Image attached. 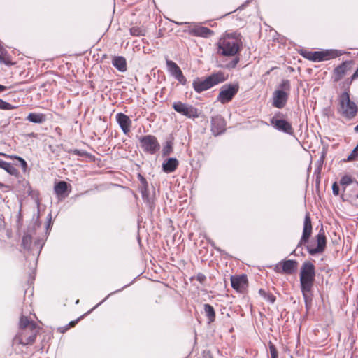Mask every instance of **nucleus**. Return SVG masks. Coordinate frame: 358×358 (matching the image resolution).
<instances>
[{
	"mask_svg": "<svg viewBox=\"0 0 358 358\" xmlns=\"http://www.w3.org/2000/svg\"><path fill=\"white\" fill-rule=\"evenodd\" d=\"M312 234V224L310 215L307 213L304 218L303 222V229L302 236L297 245L296 248L291 253L292 255L295 254L296 250L298 248L302 246L303 245H306V248L308 252L310 255H315L317 254H320L324 252L326 248L327 245V238L324 234V232L322 229H320L317 235L315 236L317 245L315 247L313 243H308L309 238L310 237Z\"/></svg>",
	"mask_w": 358,
	"mask_h": 358,
	"instance_id": "f257e3e1",
	"label": "nucleus"
},
{
	"mask_svg": "<svg viewBox=\"0 0 358 358\" xmlns=\"http://www.w3.org/2000/svg\"><path fill=\"white\" fill-rule=\"evenodd\" d=\"M39 332V327L27 317L21 316L19 322V330L13 341V345H22L26 346L34 343L36 337Z\"/></svg>",
	"mask_w": 358,
	"mask_h": 358,
	"instance_id": "f03ea898",
	"label": "nucleus"
},
{
	"mask_svg": "<svg viewBox=\"0 0 358 358\" xmlns=\"http://www.w3.org/2000/svg\"><path fill=\"white\" fill-rule=\"evenodd\" d=\"M315 277V268L310 262H305L300 271V285L303 298L307 301L308 294H310Z\"/></svg>",
	"mask_w": 358,
	"mask_h": 358,
	"instance_id": "7ed1b4c3",
	"label": "nucleus"
},
{
	"mask_svg": "<svg viewBox=\"0 0 358 358\" xmlns=\"http://www.w3.org/2000/svg\"><path fill=\"white\" fill-rule=\"evenodd\" d=\"M236 33L227 34L217 43L218 52L224 56H234L240 50L241 40Z\"/></svg>",
	"mask_w": 358,
	"mask_h": 358,
	"instance_id": "20e7f679",
	"label": "nucleus"
},
{
	"mask_svg": "<svg viewBox=\"0 0 358 358\" xmlns=\"http://www.w3.org/2000/svg\"><path fill=\"white\" fill-rule=\"evenodd\" d=\"M226 80L224 73H213L205 79L197 78L193 80L192 87L196 92L201 93Z\"/></svg>",
	"mask_w": 358,
	"mask_h": 358,
	"instance_id": "39448f33",
	"label": "nucleus"
},
{
	"mask_svg": "<svg viewBox=\"0 0 358 358\" xmlns=\"http://www.w3.org/2000/svg\"><path fill=\"white\" fill-rule=\"evenodd\" d=\"M340 113L347 119H352L357 113V107L350 99L349 92H343L339 99Z\"/></svg>",
	"mask_w": 358,
	"mask_h": 358,
	"instance_id": "423d86ee",
	"label": "nucleus"
},
{
	"mask_svg": "<svg viewBox=\"0 0 358 358\" xmlns=\"http://www.w3.org/2000/svg\"><path fill=\"white\" fill-rule=\"evenodd\" d=\"M279 88L273 93V106L277 108H282L287 103L291 90L289 80H283L280 84Z\"/></svg>",
	"mask_w": 358,
	"mask_h": 358,
	"instance_id": "0eeeda50",
	"label": "nucleus"
},
{
	"mask_svg": "<svg viewBox=\"0 0 358 358\" xmlns=\"http://www.w3.org/2000/svg\"><path fill=\"white\" fill-rule=\"evenodd\" d=\"M238 89L239 86L237 83L224 85L220 89L217 96V101L221 102L222 104L229 102L238 93Z\"/></svg>",
	"mask_w": 358,
	"mask_h": 358,
	"instance_id": "6e6552de",
	"label": "nucleus"
},
{
	"mask_svg": "<svg viewBox=\"0 0 358 358\" xmlns=\"http://www.w3.org/2000/svg\"><path fill=\"white\" fill-rule=\"evenodd\" d=\"M140 145L144 152L153 155L160 148V145L155 136L146 135L139 138Z\"/></svg>",
	"mask_w": 358,
	"mask_h": 358,
	"instance_id": "1a4fd4ad",
	"label": "nucleus"
},
{
	"mask_svg": "<svg viewBox=\"0 0 358 358\" xmlns=\"http://www.w3.org/2000/svg\"><path fill=\"white\" fill-rule=\"evenodd\" d=\"M282 113L278 112L270 120L271 124L278 131L284 132L285 134L293 135V128L292 124L284 119L280 117Z\"/></svg>",
	"mask_w": 358,
	"mask_h": 358,
	"instance_id": "9d476101",
	"label": "nucleus"
},
{
	"mask_svg": "<svg viewBox=\"0 0 358 358\" xmlns=\"http://www.w3.org/2000/svg\"><path fill=\"white\" fill-rule=\"evenodd\" d=\"M176 24H189V33L194 36L208 38L213 35V31L208 27L200 26L197 24H192L190 22H174Z\"/></svg>",
	"mask_w": 358,
	"mask_h": 358,
	"instance_id": "9b49d317",
	"label": "nucleus"
},
{
	"mask_svg": "<svg viewBox=\"0 0 358 358\" xmlns=\"http://www.w3.org/2000/svg\"><path fill=\"white\" fill-rule=\"evenodd\" d=\"M173 109L178 113L188 118H195L199 116L197 109L192 105L176 101L173 103Z\"/></svg>",
	"mask_w": 358,
	"mask_h": 358,
	"instance_id": "f8f14e48",
	"label": "nucleus"
},
{
	"mask_svg": "<svg viewBox=\"0 0 358 358\" xmlns=\"http://www.w3.org/2000/svg\"><path fill=\"white\" fill-rule=\"evenodd\" d=\"M166 63L170 75L176 78L181 85H185L187 83V79L177 64L169 59H166Z\"/></svg>",
	"mask_w": 358,
	"mask_h": 358,
	"instance_id": "ddd939ff",
	"label": "nucleus"
},
{
	"mask_svg": "<svg viewBox=\"0 0 358 358\" xmlns=\"http://www.w3.org/2000/svg\"><path fill=\"white\" fill-rule=\"evenodd\" d=\"M298 263L296 260L287 259L280 262L275 266V271L278 273H282L291 275L295 272L297 268Z\"/></svg>",
	"mask_w": 358,
	"mask_h": 358,
	"instance_id": "4468645a",
	"label": "nucleus"
},
{
	"mask_svg": "<svg viewBox=\"0 0 358 358\" xmlns=\"http://www.w3.org/2000/svg\"><path fill=\"white\" fill-rule=\"evenodd\" d=\"M352 61H345L336 66L333 71L332 79L337 83L341 80L345 73L351 69Z\"/></svg>",
	"mask_w": 358,
	"mask_h": 358,
	"instance_id": "2eb2a0df",
	"label": "nucleus"
},
{
	"mask_svg": "<svg viewBox=\"0 0 358 358\" xmlns=\"http://www.w3.org/2000/svg\"><path fill=\"white\" fill-rule=\"evenodd\" d=\"M226 129V122L220 115L215 116L211 120V131L215 136L222 134Z\"/></svg>",
	"mask_w": 358,
	"mask_h": 358,
	"instance_id": "dca6fc26",
	"label": "nucleus"
},
{
	"mask_svg": "<svg viewBox=\"0 0 358 358\" xmlns=\"http://www.w3.org/2000/svg\"><path fill=\"white\" fill-rule=\"evenodd\" d=\"M231 287L239 292H243L248 285V279L245 275L231 277Z\"/></svg>",
	"mask_w": 358,
	"mask_h": 358,
	"instance_id": "f3484780",
	"label": "nucleus"
},
{
	"mask_svg": "<svg viewBox=\"0 0 358 358\" xmlns=\"http://www.w3.org/2000/svg\"><path fill=\"white\" fill-rule=\"evenodd\" d=\"M116 120L124 134L130 131L131 121L129 117L122 113L116 115Z\"/></svg>",
	"mask_w": 358,
	"mask_h": 358,
	"instance_id": "a211bd4d",
	"label": "nucleus"
},
{
	"mask_svg": "<svg viewBox=\"0 0 358 358\" xmlns=\"http://www.w3.org/2000/svg\"><path fill=\"white\" fill-rule=\"evenodd\" d=\"M178 166V161L176 158H169L162 164V169L166 173L173 172Z\"/></svg>",
	"mask_w": 358,
	"mask_h": 358,
	"instance_id": "6ab92c4d",
	"label": "nucleus"
},
{
	"mask_svg": "<svg viewBox=\"0 0 358 358\" xmlns=\"http://www.w3.org/2000/svg\"><path fill=\"white\" fill-rule=\"evenodd\" d=\"M112 64L120 72L127 71V62L125 58L122 56L114 57L112 59Z\"/></svg>",
	"mask_w": 358,
	"mask_h": 358,
	"instance_id": "aec40b11",
	"label": "nucleus"
},
{
	"mask_svg": "<svg viewBox=\"0 0 358 358\" xmlns=\"http://www.w3.org/2000/svg\"><path fill=\"white\" fill-rule=\"evenodd\" d=\"M27 120L33 123L41 124L46 120V117L42 113H31L27 117Z\"/></svg>",
	"mask_w": 358,
	"mask_h": 358,
	"instance_id": "412c9836",
	"label": "nucleus"
},
{
	"mask_svg": "<svg viewBox=\"0 0 358 358\" xmlns=\"http://www.w3.org/2000/svg\"><path fill=\"white\" fill-rule=\"evenodd\" d=\"M141 192L143 200L147 203L149 208L152 210L154 208V200L153 198L149 195L148 187H142Z\"/></svg>",
	"mask_w": 358,
	"mask_h": 358,
	"instance_id": "4be33fe9",
	"label": "nucleus"
},
{
	"mask_svg": "<svg viewBox=\"0 0 358 358\" xmlns=\"http://www.w3.org/2000/svg\"><path fill=\"white\" fill-rule=\"evenodd\" d=\"M203 309L206 316L208 317V323L213 322L215 320V312L213 307L208 303H205Z\"/></svg>",
	"mask_w": 358,
	"mask_h": 358,
	"instance_id": "5701e85b",
	"label": "nucleus"
},
{
	"mask_svg": "<svg viewBox=\"0 0 358 358\" xmlns=\"http://www.w3.org/2000/svg\"><path fill=\"white\" fill-rule=\"evenodd\" d=\"M68 183L65 181H59L56 183L54 187L55 194L58 196H62L67 190Z\"/></svg>",
	"mask_w": 358,
	"mask_h": 358,
	"instance_id": "b1692460",
	"label": "nucleus"
},
{
	"mask_svg": "<svg viewBox=\"0 0 358 358\" xmlns=\"http://www.w3.org/2000/svg\"><path fill=\"white\" fill-rule=\"evenodd\" d=\"M0 168L4 169L11 175H15L17 173V170L12 164L5 162L1 159H0Z\"/></svg>",
	"mask_w": 358,
	"mask_h": 358,
	"instance_id": "393cba45",
	"label": "nucleus"
},
{
	"mask_svg": "<svg viewBox=\"0 0 358 358\" xmlns=\"http://www.w3.org/2000/svg\"><path fill=\"white\" fill-rule=\"evenodd\" d=\"M324 61L338 57L342 55V52L337 50H324Z\"/></svg>",
	"mask_w": 358,
	"mask_h": 358,
	"instance_id": "a878e982",
	"label": "nucleus"
},
{
	"mask_svg": "<svg viewBox=\"0 0 358 358\" xmlns=\"http://www.w3.org/2000/svg\"><path fill=\"white\" fill-rule=\"evenodd\" d=\"M259 295L263 297L264 299L270 302L271 303H273L275 301V297L270 294L267 293L264 289H260L259 290Z\"/></svg>",
	"mask_w": 358,
	"mask_h": 358,
	"instance_id": "bb28decb",
	"label": "nucleus"
},
{
	"mask_svg": "<svg viewBox=\"0 0 358 358\" xmlns=\"http://www.w3.org/2000/svg\"><path fill=\"white\" fill-rule=\"evenodd\" d=\"M311 55L313 56L312 61L315 62L324 61V52L322 51H315Z\"/></svg>",
	"mask_w": 358,
	"mask_h": 358,
	"instance_id": "cd10ccee",
	"label": "nucleus"
},
{
	"mask_svg": "<svg viewBox=\"0 0 358 358\" xmlns=\"http://www.w3.org/2000/svg\"><path fill=\"white\" fill-rule=\"evenodd\" d=\"M130 34L134 36H143L145 31L139 27H132L129 29Z\"/></svg>",
	"mask_w": 358,
	"mask_h": 358,
	"instance_id": "c85d7f7f",
	"label": "nucleus"
},
{
	"mask_svg": "<svg viewBox=\"0 0 358 358\" xmlns=\"http://www.w3.org/2000/svg\"><path fill=\"white\" fill-rule=\"evenodd\" d=\"M31 243V236L29 234H25L22 238V245L24 249H29Z\"/></svg>",
	"mask_w": 358,
	"mask_h": 358,
	"instance_id": "c756f323",
	"label": "nucleus"
},
{
	"mask_svg": "<svg viewBox=\"0 0 358 358\" xmlns=\"http://www.w3.org/2000/svg\"><path fill=\"white\" fill-rule=\"evenodd\" d=\"M16 108V106L11 105L10 103L4 101L0 99V109L5 110H11Z\"/></svg>",
	"mask_w": 358,
	"mask_h": 358,
	"instance_id": "7c9ffc66",
	"label": "nucleus"
},
{
	"mask_svg": "<svg viewBox=\"0 0 358 358\" xmlns=\"http://www.w3.org/2000/svg\"><path fill=\"white\" fill-rule=\"evenodd\" d=\"M172 152V145L171 142H166V145L162 149V154L164 156L169 155Z\"/></svg>",
	"mask_w": 358,
	"mask_h": 358,
	"instance_id": "2f4dec72",
	"label": "nucleus"
},
{
	"mask_svg": "<svg viewBox=\"0 0 358 358\" xmlns=\"http://www.w3.org/2000/svg\"><path fill=\"white\" fill-rule=\"evenodd\" d=\"M340 183L342 185H348L350 184H352V179L350 176H344L341 178V180H340Z\"/></svg>",
	"mask_w": 358,
	"mask_h": 358,
	"instance_id": "473e14b6",
	"label": "nucleus"
},
{
	"mask_svg": "<svg viewBox=\"0 0 358 358\" xmlns=\"http://www.w3.org/2000/svg\"><path fill=\"white\" fill-rule=\"evenodd\" d=\"M357 158H358V151H357L356 149L354 148L345 161L350 162V161L355 160Z\"/></svg>",
	"mask_w": 358,
	"mask_h": 358,
	"instance_id": "72a5a7b5",
	"label": "nucleus"
},
{
	"mask_svg": "<svg viewBox=\"0 0 358 358\" xmlns=\"http://www.w3.org/2000/svg\"><path fill=\"white\" fill-rule=\"evenodd\" d=\"M352 194L351 196L354 197L355 199H358V182H355L352 185Z\"/></svg>",
	"mask_w": 358,
	"mask_h": 358,
	"instance_id": "f704fd0d",
	"label": "nucleus"
},
{
	"mask_svg": "<svg viewBox=\"0 0 358 358\" xmlns=\"http://www.w3.org/2000/svg\"><path fill=\"white\" fill-rule=\"evenodd\" d=\"M269 350H270L271 357V358H277L278 352H277L274 345H273L271 343L269 344Z\"/></svg>",
	"mask_w": 358,
	"mask_h": 358,
	"instance_id": "c9c22d12",
	"label": "nucleus"
},
{
	"mask_svg": "<svg viewBox=\"0 0 358 358\" xmlns=\"http://www.w3.org/2000/svg\"><path fill=\"white\" fill-rule=\"evenodd\" d=\"M15 158L20 162L23 171L25 172L27 167V164L26 161L23 158L18 157V156H15Z\"/></svg>",
	"mask_w": 358,
	"mask_h": 358,
	"instance_id": "e433bc0d",
	"label": "nucleus"
},
{
	"mask_svg": "<svg viewBox=\"0 0 358 358\" xmlns=\"http://www.w3.org/2000/svg\"><path fill=\"white\" fill-rule=\"evenodd\" d=\"M193 278H196V280L199 281L201 284H203L206 279L205 275L201 273H198L195 277L191 278L192 280Z\"/></svg>",
	"mask_w": 358,
	"mask_h": 358,
	"instance_id": "4c0bfd02",
	"label": "nucleus"
},
{
	"mask_svg": "<svg viewBox=\"0 0 358 358\" xmlns=\"http://www.w3.org/2000/svg\"><path fill=\"white\" fill-rule=\"evenodd\" d=\"M239 59L236 57L231 62L227 64V67L229 69L234 68L236 64L238 63Z\"/></svg>",
	"mask_w": 358,
	"mask_h": 358,
	"instance_id": "58836bf2",
	"label": "nucleus"
},
{
	"mask_svg": "<svg viewBox=\"0 0 358 358\" xmlns=\"http://www.w3.org/2000/svg\"><path fill=\"white\" fill-rule=\"evenodd\" d=\"M332 192L333 194L336 196H338L339 194V186L336 182H334L332 185Z\"/></svg>",
	"mask_w": 358,
	"mask_h": 358,
	"instance_id": "ea45409f",
	"label": "nucleus"
},
{
	"mask_svg": "<svg viewBox=\"0 0 358 358\" xmlns=\"http://www.w3.org/2000/svg\"><path fill=\"white\" fill-rule=\"evenodd\" d=\"M128 285H125L124 287H123L122 289H120L118 290H116L113 292H111L110 294H109L102 301H101L99 303H98L95 307H94V309H95L96 307H98L101 303H102L103 302H104L109 296H110L111 295H113V294L115 293H117L118 292H120L121 290H122L124 287H127Z\"/></svg>",
	"mask_w": 358,
	"mask_h": 358,
	"instance_id": "a19ab883",
	"label": "nucleus"
},
{
	"mask_svg": "<svg viewBox=\"0 0 358 358\" xmlns=\"http://www.w3.org/2000/svg\"><path fill=\"white\" fill-rule=\"evenodd\" d=\"M313 52H305L303 53H302L301 55L306 59H309V60H311L312 61V58H313V56L311 55V54L313 53Z\"/></svg>",
	"mask_w": 358,
	"mask_h": 358,
	"instance_id": "79ce46f5",
	"label": "nucleus"
},
{
	"mask_svg": "<svg viewBox=\"0 0 358 358\" xmlns=\"http://www.w3.org/2000/svg\"><path fill=\"white\" fill-rule=\"evenodd\" d=\"M138 178L143 185V187H148V182L144 177H143L141 175H138Z\"/></svg>",
	"mask_w": 358,
	"mask_h": 358,
	"instance_id": "37998d69",
	"label": "nucleus"
},
{
	"mask_svg": "<svg viewBox=\"0 0 358 358\" xmlns=\"http://www.w3.org/2000/svg\"><path fill=\"white\" fill-rule=\"evenodd\" d=\"M357 78H358V70L357 69L355 71V72L352 75V76L349 78L351 80V81H353L354 80H355Z\"/></svg>",
	"mask_w": 358,
	"mask_h": 358,
	"instance_id": "c03bdc74",
	"label": "nucleus"
},
{
	"mask_svg": "<svg viewBox=\"0 0 358 358\" xmlns=\"http://www.w3.org/2000/svg\"><path fill=\"white\" fill-rule=\"evenodd\" d=\"M357 78H358V70L357 69L355 71V72L352 75V76L349 78L351 80V81H353L354 80H355Z\"/></svg>",
	"mask_w": 358,
	"mask_h": 358,
	"instance_id": "a18cd8bd",
	"label": "nucleus"
},
{
	"mask_svg": "<svg viewBox=\"0 0 358 358\" xmlns=\"http://www.w3.org/2000/svg\"><path fill=\"white\" fill-rule=\"evenodd\" d=\"M69 329V327L66 325V326H64V327H59L58 329V330L61 332V333H64L66 331H67Z\"/></svg>",
	"mask_w": 358,
	"mask_h": 358,
	"instance_id": "49530a36",
	"label": "nucleus"
},
{
	"mask_svg": "<svg viewBox=\"0 0 358 358\" xmlns=\"http://www.w3.org/2000/svg\"><path fill=\"white\" fill-rule=\"evenodd\" d=\"M51 220H52L51 214H49L48 215V221L47 227H46L47 230H48L49 227H50Z\"/></svg>",
	"mask_w": 358,
	"mask_h": 358,
	"instance_id": "de8ad7c7",
	"label": "nucleus"
},
{
	"mask_svg": "<svg viewBox=\"0 0 358 358\" xmlns=\"http://www.w3.org/2000/svg\"><path fill=\"white\" fill-rule=\"evenodd\" d=\"M8 89V87L0 85V93Z\"/></svg>",
	"mask_w": 358,
	"mask_h": 358,
	"instance_id": "09e8293b",
	"label": "nucleus"
},
{
	"mask_svg": "<svg viewBox=\"0 0 358 358\" xmlns=\"http://www.w3.org/2000/svg\"><path fill=\"white\" fill-rule=\"evenodd\" d=\"M77 321L78 320L71 321L67 326L69 327V328L70 327H73L76 324Z\"/></svg>",
	"mask_w": 358,
	"mask_h": 358,
	"instance_id": "8fccbe9b",
	"label": "nucleus"
},
{
	"mask_svg": "<svg viewBox=\"0 0 358 358\" xmlns=\"http://www.w3.org/2000/svg\"><path fill=\"white\" fill-rule=\"evenodd\" d=\"M347 83L348 85H351V83H352V81H351V80L350 78H348L347 79Z\"/></svg>",
	"mask_w": 358,
	"mask_h": 358,
	"instance_id": "3c124183",
	"label": "nucleus"
},
{
	"mask_svg": "<svg viewBox=\"0 0 358 358\" xmlns=\"http://www.w3.org/2000/svg\"><path fill=\"white\" fill-rule=\"evenodd\" d=\"M355 132H358V124L354 128Z\"/></svg>",
	"mask_w": 358,
	"mask_h": 358,
	"instance_id": "603ef678",
	"label": "nucleus"
},
{
	"mask_svg": "<svg viewBox=\"0 0 358 358\" xmlns=\"http://www.w3.org/2000/svg\"><path fill=\"white\" fill-rule=\"evenodd\" d=\"M251 0H247V1L245 2V4H248L250 2Z\"/></svg>",
	"mask_w": 358,
	"mask_h": 358,
	"instance_id": "864d4df0",
	"label": "nucleus"
},
{
	"mask_svg": "<svg viewBox=\"0 0 358 358\" xmlns=\"http://www.w3.org/2000/svg\"><path fill=\"white\" fill-rule=\"evenodd\" d=\"M245 4L242 5V6H241V8H243V7L245 6Z\"/></svg>",
	"mask_w": 358,
	"mask_h": 358,
	"instance_id": "5fc2aeb1",
	"label": "nucleus"
},
{
	"mask_svg": "<svg viewBox=\"0 0 358 358\" xmlns=\"http://www.w3.org/2000/svg\"><path fill=\"white\" fill-rule=\"evenodd\" d=\"M79 303V300H77L76 303L78 304Z\"/></svg>",
	"mask_w": 358,
	"mask_h": 358,
	"instance_id": "6e6d98bb",
	"label": "nucleus"
},
{
	"mask_svg": "<svg viewBox=\"0 0 358 358\" xmlns=\"http://www.w3.org/2000/svg\"><path fill=\"white\" fill-rule=\"evenodd\" d=\"M43 243H42L41 244V245H40V248H42V245H43Z\"/></svg>",
	"mask_w": 358,
	"mask_h": 358,
	"instance_id": "4d7b16f0",
	"label": "nucleus"
},
{
	"mask_svg": "<svg viewBox=\"0 0 358 358\" xmlns=\"http://www.w3.org/2000/svg\"><path fill=\"white\" fill-rule=\"evenodd\" d=\"M357 70H358V67H357Z\"/></svg>",
	"mask_w": 358,
	"mask_h": 358,
	"instance_id": "13d9d810",
	"label": "nucleus"
}]
</instances>
